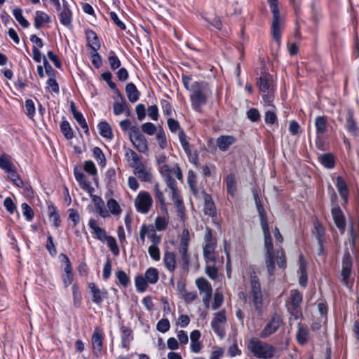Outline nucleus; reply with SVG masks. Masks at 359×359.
<instances>
[{"label": "nucleus", "mask_w": 359, "mask_h": 359, "mask_svg": "<svg viewBox=\"0 0 359 359\" xmlns=\"http://www.w3.org/2000/svg\"><path fill=\"white\" fill-rule=\"evenodd\" d=\"M252 192L259 215L260 225L264 234V248L266 249L265 252H274L266 212L259 196L258 191L256 189H252Z\"/></svg>", "instance_id": "1"}, {"label": "nucleus", "mask_w": 359, "mask_h": 359, "mask_svg": "<svg viewBox=\"0 0 359 359\" xmlns=\"http://www.w3.org/2000/svg\"><path fill=\"white\" fill-rule=\"evenodd\" d=\"M247 347L253 356L259 359H271L276 352L273 346L263 342L256 337L249 340Z\"/></svg>", "instance_id": "2"}, {"label": "nucleus", "mask_w": 359, "mask_h": 359, "mask_svg": "<svg viewBox=\"0 0 359 359\" xmlns=\"http://www.w3.org/2000/svg\"><path fill=\"white\" fill-rule=\"evenodd\" d=\"M250 292L252 296V302L255 309L259 315H261L263 311V295L259 278L256 275V272L253 269L250 271Z\"/></svg>", "instance_id": "3"}, {"label": "nucleus", "mask_w": 359, "mask_h": 359, "mask_svg": "<svg viewBox=\"0 0 359 359\" xmlns=\"http://www.w3.org/2000/svg\"><path fill=\"white\" fill-rule=\"evenodd\" d=\"M353 261L349 250L346 248L344 250L341 259V283L346 287L351 288L354 282V278H351L353 274Z\"/></svg>", "instance_id": "4"}, {"label": "nucleus", "mask_w": 359, "mask_h": 359, "mask_svg": "<svg viewBox=\"0 0 359 359\" xmlns=\"http://www.w3.org/2000/svg\"><path fill=\"white\" fill-rule=\"evenodd\" d=\"M270 10L273 14L271 34L274 41L278 46L280 44L281 32L280 27V15L278 7V0H267Z\"/></svg>", "instance_id": "5"}, {"label": "nucleus", "mask_w": 359, "mask_h": 359, "mask_svg": "<svg viewBox=\"0 0 359 359\" xmlns=\"http://www.w3.org/2000/svg\"><path fill=\"white\" fill-rule=\"evenodd\" d=\"M204 82L195 81L192 84V93L190 95L192 108L197 112H201V106L207 103V98L203 92Z\"/></svg>", "instance_id": "6"}, {"label": "nucleus", "mask_w": 359, "mask_h": 359, "mask_svg": "<svg viewBox=\"0 0 359 359\" xmlns=\"http://www.w3.org/2000/svg\"><path fill=\"white\" fill-rule=\"evenodd\" d=\"M153 200L147 191H140L135 200V205L137 212L142 214L149 212L152 205Z\"/></svg>", "instance_id": "7"}, {"label": "nucleus", "mask_w": 359, "mask_h": 359, "mask_svg": "<svg viewBox=\"0 0 359 359\" xmlns=\"http://www.w3.org/2000/svg\"><path fill=\"white\" fill-rule=\"evenodd\" d=\"M330 212L335 226L340 234L343 235L346 228V219L344 212L340 206L331 207Z\"/></svg>", "instance_id": "8"}, {"label": "nucleus", "mask_w": 359, "mask_h": 359, "mask_svg": "<svg viewBox=\"0 0 359 359\" xmlns=\"http://www.w3.org/2000/svg\"><path fill=\"white\" fill-rule=\"evenodd\" d=\"M283 323L281 317L275 313L260 333V337L265 339L275 333Z\"/></svg>", "instance_id": "9"}, {"label": "nucleus", "mask_w": 359, "mask_h": 359, "mask_svg": "<svg viewBox=\"0 0 359 359\" xmlns=\"http://www.w3.org/2000/svg\"><path fill=\"white\" fill-rule=\"evenodd\" d=\"M256 84L259 91L263 93L274 92L273 76L268 72H262L261 76L257 79Z\"/></svg>", "instance_id": "10"}, {"label": "nucleus", "mask_w": 359, "mask_h": 359, "mask_svg": "<svg viewBox=\"0 0 359 359\" xmlns=\"http://www.w3.org/2000/svg\"><path fill=\"white\" fill-rule=\"evenodd\" d=\"M103 341L104 332L102 330L100 327H95L91 337V341L93 344V354L96 357H98L102 351Z\"/></svg>", "instance_id": "11"}, {"label": "nucleus", "mask_w": 359, "mask_h": 359, "mask_svg": "<svg viewBox=\"0 0 359 359\" xmlns=\"http://www.w3.org/2000/svg\"><path fill=\"white\" fill-rule=\"evenodd\" d=\"M88 287L92 294V301L93 303L100 306L104 299L108 298V292L106 289L100 290L95 283H90Z\"/></svg>", "instance_id": "12"}, {"label": "nucleus", "mask_w": 359, "mask_h": 359, "mask_svg": "<svg viewBox=\"0 0 359 359\" xmlns=\"http://www.w3.org/2000/svg\"><path fill=\"white\" fill-rule=\"evenodd\" d=\"M335 186L342 199L341 205L345 208L349 201V189L346 182L341 176H337L336 178Z\"/></svg>", "instance_id": "13"}, {"label": "nucleus", "mask_w": 359, "mask_h": 359, "mask_svg": "<svg viewBox=\"0 0 359 359\" xmlns=\"http://www.w3.org/2000/svg\"><path fill=\"white\" fill-rule=\"evenodd\" d=\"M345 128L347 132L353 137L359 135V126L354 118V112L351 109H348L346 114Z\"/></svg>", "instance_id": "14"}, {"label": "nucleus", "mask_w": 359, "mask_h": 359, "mask_svg": "<svg viewBox=\"0 0 359 359\" xmlns=\"http://www.w3.org/2000/svg\"><path fill=\"white\" fill-rule=\"evenodd\" d=\"M119 330L121 337V347L128 350L131 341L134 339L133 332L129 326L125 325L123 323L119 324Z\"/></svg>", "instance_id": "15"}, {"label": "nucleus", "mask_w": 359, "mask_h": 359, "mask_svg": "<svg viewBox=\"0 0 359 359\" xmlns=\"http://www.w3.org/2000/svg\"><path fill=\"white\" fill-rule=\"evenodd\" d=\"M201 194H203L204 199V214L211 217H215L217 215V210L211 195L206 193L204 189L202 190Z\"/></svg>", "instance_id": "16"}, {"label": "nucleus", "mask_w": 359, "mask_h": 359, "mask_svg": "<svg viewBox=\"0 0 359 359\" xmlns=\"http://www.w3.org/2000/svg\"><path fill=\"white\" fill-rule=\"evenodd\" d=\"M74 175L81 188L92 195V193L95 191L94 188L90 185L89 182L86 180L85 175L76 166L74 169Z\"/></svg>", "instance_id": "17"}, {"label": "nucleus", "mask_w": 359, "mask_h": 359, "mask_svg": "<svg viewBox=\"0 0 359 359\" xmlns=\"http://www.w3.org/2000/svg\"><path fill=\"white\" fill-rule=\"evenodd\" d=\"M236 142V138L233 135H220L216 140V144L220 151H226Z\"/></svg>", "instance_id": "18"}, {"label": "nucleus", "mask_w": 359, "mask_h": 359, "mask_svg": "<svg viewBox=\"0 0 359 359\" xmlns=\"http://www.w3.org/2000/svg\"><path fill=\"white\" fill-rule=\"evenodd\" d=\"M88 226L93 231L95 238L102 242H104L108 238L109 236L107 235L105 229L100 227L94 219H89Z\"/></svg>", "instance_id": "19"}, {"label": "nucleus", "mask_w": 359, "mask_h": 359, "mask_svg": "<svg viewBox=\"0 0 359 359\" xmlns=\"http://www.w3.org/2000/svg\"><path fill=\"white\" fill-rule=\"evenodd\" d=\"M85 33L88 42L87 46L90 48L91 50H94L95 49L99 50L101 45L97 34L90 29L86 30Z\"/></svg>", "instance_id": "20"}, {"label": "nucleus", "mask_w": 359, "mask_h": 359, "mask_svg": "<svg viewBox=\"0 0 359 359\" xmlns=\"http://www.w3.org/2000/svg\"><path fill=\"white\" fill-rule=\"evenodd\" d=\"M319 163L327 169H333L335 167L336 159L332 153H325L318 157Z\"/></svg>", "instance_id": "21"}, {"label": "nucleus", "mask_w": 359, "mask_h": 359, "mask_svg": "<svg viewBox=\"0 0 359 359\" xmlns=\"http://www.w3.org/2000/svg\"><path fill=\"white\" fill-rule=\"evenodd\" d=\"M48 217L50 221L53 222V225L57 228L61 224V219L57 207L50 203L48 205Z\"/></svg>", "instance_id": "22"}, {"label": "nucleus", "mask_w": 359, "mask_h": 359, "mask_svg": "<svg viewBox=\"0 0 359 359\" xmlns=\"http://www.w3.org/2000/svg\"><path fill=\"white\" fill-rule=\"evenodd\" d=\"M163 262L166 269L173 272L176 269V256L173 252L166 251L164 253Z\"/></svg>", "instance_id": "23"}, {"label": "nucleus", "mask_w": 359, "mask_h": 359, "mask_svg": "<svg viewBox=\"0 0 359 359\" xmlns=\"http://www.w3.org/2000/svg\"><path fill=\"white\" fill-rule=\"evenodd\" d=\"M126 92L130 102L134 103L139 100L140 93L133 83L130 82L127 83Z\"/></svg>", "instance_id": "24"}, {"label": "nucleus", "mask_w": 359, "mask_h": 359, "mask_svg": "<svg viewBox=\"0 0 359 359\" xmlns=\"http://www.w3.org/2000/svg\"><path fill=\"white\" fill-rule=\"evenodd\" d=\"M348 233L350 236V243L352 248H355L357 241L359 239V221L357 224H354L353 221H351Z\"/></svg>", "instance_id": "25"}, {"label": "nucleus", "mask_w": 359, "mask_h": 359, "mask_svg": "<svg viewBox=\"0 0 359 359\" xmlns=\"http://www.w3.org/2000/svg\"><path fill=\"white\" fill-rule=\"evenodd\" d=\"M100 135L107 139L112 140L114 134L110 125L105 121H101L97 125Z\"/></svg>", "instance_id": "26"}, {"label": "nucleus", "mask_w": 359, "mask_h": 359, "mask_svg": "<svg viewBox=\"0 0 359 359\" xmlns=\"http://www.w3.org/2000/svg\"><path fill=\"white\" fill-rule=\"evenodd\" d=\"M51 22L50 17L43 11H36L34 16V27L39 29L43 23Z\"/></svg>", "instance_id": "27"}, {"label": "nucleus", "mask_w": 359, "mask_h": 359, "mask_svg": "<svg viewBox=\"0 0 359 359\" xmlns=\"http://www.w3.org/2000/svg\"><path fill=\"white\" fill-rule=\"evenodd\" d=\"M264 257L267 272L269 276H272L274 275V271L276 267L274 252H265Z\"/></svg>", "instance_id": "28"}, {"label": "nucleus", "mask_w": 359, "mask_h": 359, "mask_svg": "<svg viewBox=\"0 0 359 359\" xmlns=\"http://www.w3.org/2000/svg\"><path fill=\"white\" fill-rule=\"evenodd\" d=\"M297 342L300 345H304L309 340V331L306 327L302 326L300 324L298 325V330L296 334Z\"/></svg>", "instance_id": "29"}, {"label": "nucleus", "mask_w": 359, "mask_h": 359, "mask_svg": "<svg viewBox=\"0 0 359 359\" xmlns=\"http://www.w3.org/2000/svg\"><path fill=\"white\" fill-rule=\"evenodd\" d=\"M315 127L316 135H322L327 130V117L325 116H318L315 119Z\"/></svg>", "instance_id": "30"}, {"label": "nucleus", "mask_w": 359, "mask_h": 359, "mask_svg": "<svg viewBox=\"0 0 359 359\" xmlns=\"http://www.w3.org/2000/svg\"><path fill=\"white\" fill-rule=\"evenodd\" d=\"M144 277L149 284H155L159 279V273L158 269L154 267L148 268L144 273Z\"/></svg>", "instance_id": "31"}, {"label": "nucleus", "mask_w": 359, "mask_h": 359, "mask_svg": "<svg viewBox=\"0 0 359 359\" xmlns=\"http://www.w3.org/2000/svg\"><path fill=\"white\" fill-rule=\"evenodd\" d=\"M216 243H205L203 247V256L206 261L215 262L216 258L214 255Z\"/></svg>", "instance_id": "32"}, {"label": "nucleus", "mask_w": 359, "mask_h": 359, "mask_svg": "<svg viewBox=\"0 0 359 359\" xmlns=\"http://www.w3.org/2000/svg\"><path fill=\"white\" fill-rule=\"evenodd\" d=\"M59 20L62 25L67 27L72 26V11L60 10L59 13Z\"/></svg>", "instance_id": "33"}, {"label": "nucleus", "mask_w": 359, "mask_h": 359, "mask_svg": "<svg viewBox=\"0 0 359 359\" xmlns=\"http://www.w3.org/2000/svg\"><path fill=\"white\" fill-rule=\"evenodd\" d=\"M196 284L200 292H212V288L210 283L205 278H198L196 280Z\"/></svg>", "instance_id": "34"}, {"label": "nucleus", "mask_w": 359, "mask_h": 359, "mask_svg": "<svg viewBox=\"0 0 359 359\" xmlns=\"http://www.w3.org/2000/svg\"><path fill=\"white\" fill-rule=\"evenodd\" d=\"M13 15L18 23L24 28H28L30 25L29 21L23 16L22 10L20 8H16L13 10Z\"/></svg>", "instance_id": "35"}, {"label": "nucleus", "mask_w": 359, "mask_h": 359, "mask_svg": "<svg viewBox=\"0 0 359 359\" xmlns=\"http://www.w3.org/2000/svg\"><path fill=\"white\" fill-rule=\"evenodd\" d=\"M61 133L63 134L65 137L69 140L74 137V132L69 124V123L67 120H63L60 126Z\"/></svg>", "instance_id": "36"}, {"label": "nucleus", "mask_w": 359, "mask_h": 359, "mask_svg": "<svg viewBox=\"0 0 359 359\" xmlns=\"http://www.w3.org/2000/svg\"><path fill=\"white\" fill-rule=\"evenodd\" d=\"M225 182L226 185L227 193L231 196H233L236 190V178L234 174H229L225 179Z\"/></svg>", "instance_id": "37"}, {"label": "nucleus", "mask_w": 359, "mask_h": 359, "mask_svg": "<svg viewBox=\"0 0 359 359\" xmlns=\"http://www.w3.org/2000/svg\"><path fill=\"white\" fill-rule=\"evenodd\" d=\"M73 304L75 308H79L81 305L82 296L77 284H73L72 287Z\"/></svg>", "instance_id": "38"}, {"label": "nucleus", "mask_w": 359, "mask_h": 359, "mask_svg": "<svg viewBox=\"0 0 359 359\" xmlns=\"http://www.w3.org/2000/svg\"><path fill=\"white\" fill-rule=\"evenodd\" d=\"M134 172L142 182H150L151 180V173L144 168L142 164V167L137 166Z\"/></svg>", "instance_id": "39"}, {"label": "nucleus", "mask_w": 359, "mask_h": 359, "mask_svg": "<svg viewBox=\"0 0 359 359\" xmlns=\"http://www.w3.org/2000/svg\"><path fill=\"white\" fill-rule=\"evenodd\" d=\"M154 194L156 200L160 203L161 209L162 211L167 212V207L165 204V197L163 193L159 189L158 184L154 185Z\"/></svg>", "instance_id": "40"}, {"label": "nucleus", "mask_w": 359, "mask_h": 359, "mask_svg": "<svg viewBox=\"0 0 359 359\" xmlns=\"http://www.w3.org/2000/svg\"><path fill=\"white\" fill-rule=\"evenodd\" d=\"M189 233L188 229H184L182 231V236L180 240V252H188V246L189 243Z\"/></svg>", "instance_id": "41"}, {"label": "nucleus", "mask_w": 359, "mask_h": 359, "mask_svg": "<svg viewBox=\"0 0 359 359\" xmlns=\"http://www.w3.org/2000/svg\"><path fill=\"white\" fill-rule=\"evenodd\" d=\"M179 140L184 152L189 157H190L191 154L190 144L189 142L187 140L186 133L182 129H180L179 133Z\"/></svg>", "instance_id": "42"}, {"label": "nucleus", "mask_w": 359, "mask_h": 359, "mask_svg": "<svg viewBox=\"0 0 359 359\" xmlns=\"http://www.w3.org/2000/svg\"><path fill=\"white\" fill-rule=\"evenodd\" d=\"M135 284L137 292H144L146 291L149 283L144 276L140 275L136 276L135 279Z\"/></svg>", "instance_id": "43"}, {"label": "nucleus", "mask_w": 359, "mask_h": 359, "mask_svg": "<svg viewBox=\"0 0 359 359\" xmlns=\"http://www.w3.org/2000/svg\"><path fill=\"white\" fill-rule=\"evenodd\" d=\"M93 156L95 159L98 162V164L101 167H104L106 165V158L102 149L98 147H95L93 149Z\"/></svg>", "instance_id": "44"}, {"label": "nucleus", "mask_w": 359, "mask_h": 359, "mask_svg": "<svg viewBox=\"0 0 359 359\" xmlns=\"http://www.w3.org/2000/svg\"><path fill=\"white\" fill-rule=\"evenodd\" d=\"M315 236L317 241H325V229L319 222L314 223Z\"/></svg>", "instance_id": "45"}, {"label": "nucleus", "mask_w": 359, "mask_h": 359, "mask_svg": "<svg viewBox=\"0 0 359 359\" xmlns=\"http://www.w3.org/2000/svg\"><path fill=\"white\" fill-rule=\"evenodd\" d=\"M303 301V295L298 290H292L290 294V306H301Z\"/></svg>", "instance_id": "46"}, {"label": "nucleus", "mask_w": 359, "mask_h": 359, "mask_svg": "<svg viewBox=\"0 0 359 359\" xmlns=\"http://www.w3.org/2000/svg\"><path fill=\"white\" fill-rule=\"evenodd\" d=\"M107 205L109 210L111 212L112 215H118L121 213L122 210L119 204L115 199H109L107 202Z\"/></svg>", "instance_id": "47"}, {"label": "nucleus", "mask_w": 359, "mask_h": 359, "mask_svg": "<svg viewBox=\"0 0 359 359\" xmlns=\"http://www.w3.org/2000/svg\"><path fill=\"white\" fill-rule=\"evenodd\" d=\"M108 61L110 66L111 69L116 70L118 69L121 65V60L116 55L115 52L113 50H111L109 53V55L108 57Z\"/></svg>", "instance_id": "48"}, {"label": "nucleus", "mask_w": 359, "mask_h": 359, "mask_svg": "<svg viewBox=\"0 0 359 359\" xmlns=\"http://www.w3.org/2000/svg\"><path fill=\"white\" fill-rule=\"evenodd\" d=\"M131 142L139 152L146 153L148 151L147 141L144 136L143 137L142 139L141 138L140 140H134Z\"/></svg>", "instance_id": "49"}, {"label": "nucleus", "mask_w": 359, "mask_h": 359, "mask_svg": "<svg viewBox=\"0 0 359 359\" xmlns=\"http://www.w3.org/2000/svg\"><path fill=\"white\" fill-rule=\"evenodd\" d=\"M68 219L72 223V226L75 227L81 221V217L77 210L70 208L68 210Z\"/></svg>", "instance_id": "50"}, {"label": "nucleus", "mask_w": 359, "mask_h": 359, "mask_svg": "<svg viewBox=\"0 0 359 359\" xmlns=\"http://www.w3.org/2000/svg\"><path fill=\"white\" fill-rule=\"evenodd\" d=\"M46 88L50 93H58L60 92L59 84L57 82L56 76L50 77L47 80Z\"/></svg>", "instance_id": "51"}, {"label": "nucleus", "mask_w": 359, "mask_h": 359, "mask_svg": "<svg viewBox=\"0 0 359 359\" xmlns=\"http://www.w3.org/2000/svg\"><path fill=\"white\" fill-rule=\"evenodd\" d=\"M105 241L107 242V246L109 248L111 253L114 256H118L120 250L116 239L113 236H108V238Z\"/></svg>", "instance_id": "52"}, {"label": "nucleus", "mask_w": 359, "mask_h": 359, "mask_svg": "<svg viewBox=\"0 0 359 359\" xmlns=\"http://www.w3.org/2000/svg\"><path fill=\"white\" fill-rule=\"evenodd\" d=\"M127 108V102L125 100H122V101L115 102L113 104V111L114 114L116 116L123 114Z\"/></svg>", "instance_id": "53"}, {"label": "nucleus", "mask_w": 359, "mask_h": 359, "mask_svg": "<svg viewBox=\"0 0 359 359\" xmlns=\"http://www.w3.org/2000/svg\"><path fill=\"white\" fill-rule=\"evenodd\" d=\"M116 276L121 285L127 287L130 283L129 276L123 270H118L116 272Z\"/></svg>", "instance_id": "54"}, {"label": "nucleus", "mask_w": 359, "mask_h": 359, "mask_svg": "<svg viewBox=\"0 0 359 359\" xmlns=\"http://www.w3.org/2000/svg\"><path fill=\"white\" fill-rule=\"evenodd\" d=\"M25 109L26 115L32 118L35 114V105L32 100L27 99L25 100Z\"/></svg>", "instance_id": "55"}, {"label": "nucleus", "mask_w": 359, "mask_h": 359, "mask_svg": "<svg viewBox=\"0 0 359 359\" xmlns=\"http://www.w3.org/2000/svg\"><path fill=\"white\" fill-rule=\"evenodd\" d=\"M97 50H98L95 49L90 52L91 62L96 69H99L102 65V57L98 53Z\"/></svg>", "instance_id": "56"}, {"label": "nucleus", "mask_w": 359, "mask_h": 359, "mask_svg": "<svg viewBox=\"0 0 359 359\" xmlns=\"http://www.w3.org/2000/svg\"><path fill=\"white\" fill-rule=\"evenodd\" d=\"M276 255L278 267L280 269L286 268L287 262L284 250L283 249L277 250Z\"/></svg>", "instance_id": "57"}, {"label": "nucleus", "mask_w": 359, "mask_h": 359, "mask_svg": "<svg viewBox=\"0 0 359 359\" xmlns=\"http://www.w3.org/2000/svg\"><path fill=\"white\" fill-rule=\"evenodd\" d=\"M246 116L253 123L258 122L261 118L260 113L256 108H250L248 109L246 112Z\"/></svg>", "instance_id": "58"}, {"label": "nucleus", "mask_w": 359, "mask_h": 359, "mask_svg": "<svg viewBox=\"0 0 359 359\" xmlns=\"http://www.w3.org/2000/svg\"><path fill=\"white\" fill-rule=\"evenodd\" d=\"M14 166L13 163L4 154L0 156V168L6 172L11 171Z\"/></svg>", "instance_id": "59"}, {"label": "nucleus", "mask_w": 359, "mask_h": 359, "mask_svg": "<svg viewBox=\"0 0 359 359\" xmlns=\"http://www.w3.org/2000/svg\"><path fill=\"white\" fill-rule=\"evenodd\" d=\"M46 248L51 257H55L57 255V249L51 235H48L47 237Z\"/></svg>", "instance_id": "60"}, {"label": "nucleus", "mask_w": 359, "mask_h": 359, "mask_svg": "<svg viewBox=\"0 0 359 359\" xmlns=\"http://www.w3.org/2000/svg\"><path fill=\"white\" fill-rule=\"evenodd\" d=\"M22 214L27 221H31L34 218V212L32 208L26 203L21 205Z\"/></svg>", "instance_id": "61"}, {"label": "nucleus", "mask_w": 359, "mask_h": 359, "mask_svg": "<svg viewBox=\"0 0 359 359\" xmlns=\"http://www.w3.org/2000/svg\"><path fill=\"white\" fill-rule=\"evenodd\" d=\"M170 324L168 318H162L156 325V330L162 333H165L170 330Z\"/></svg>", "instance_id": "62"}, {"label": "nucleus", "mask_w": 359, "mask_h": 359, "mask_svg": "<svg viewBox=\"0 0 359 359\" xmlns=\"http://www.w3.org/2000/svg\"><path fill=\"white\" fill-rule=\"evenodd\" d=\"M264 121L266 124L278 126V118L275 112L266 111L264 114Z\"/></svg>", "instance_id": "63"}, {"label": "nucleus", "mask_w": 359, "mask_h": 359, "mask_svg": "<svg viewBox=\"0 0 359 359\" xmlns=\"http://www.w3.org/2000/svg\"><path fill=\"white\" fill-rule=\"evenodd\" d=\"M129 136L131 141L136 140H140L141 138L142 139L144 136L140 131V128L133 126L130 128Z\"/></svg>", "instance_id": "64"}]
</instances>
